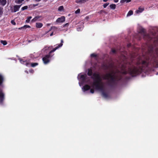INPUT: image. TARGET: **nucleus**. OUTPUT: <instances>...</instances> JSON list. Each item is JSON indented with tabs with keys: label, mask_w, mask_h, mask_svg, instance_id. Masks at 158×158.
<instances>
[{
	"label": "nucleus",
	"mask_w": 158,
	"mask_h": 158,
	"mask_svg": "<svg viewBox=\"0 0 158 158\" xmlns=\"http://www.w3.org/2000/svg\"><path fill=\"white\" fill-rule=\"evenodd\" d=\"M24 0H15V2L18 4H20L24 1Z\"/></svg>",
	"instance_id": "obj_19"
},
{
	"label": "nucleus",
	"mask_w": 158,
	"mask_h": 158,
	"mask_svg": "<svg viewBox=\"0 0 158 158\" xmlns=\"http://www.w3.org/2000/svg\"><path fill=\"white\" fill-rule=\"evenodd\" d=\"M32 18V17L29 16V17L26 20V23H29L31 20V19Z\"/></svg>",
	"instance_id": "obj_20"
},
{
	"label": "nucleus",
	"mask_w": 158,
	"mask_h": 158,
	"mask_svg": "<svg viewBox=\"0 0 158 158\" xmlns=\"http://www.w3.org/2000/svg\"><path fill=\"white\" fill-rule=\"evenodd\" d=\"M0 42L2 44L4 45H6L7 44L6 41L5 40H1Z\"/></svg>",
	"instance_id": "obj_22"
},
{
	"label": "nucleus",
	"mask_w": 158,
	"mask_h": 158,
	"mask_svg": "<svg viewBox=\"0 0 158 158\" xmlns=\"http://www.w3.org/2000/svg\"><path fill=\"white\" fill-rule=\"evenodd\" d=\"M150 63H153V66L155 67H158V63L156 60L154 58H152L151 60Z\"/></svg>",
	"instance_id": "obj_6"
},
{
	"label": "nucleus",
	"mask_w": 158,
	"mask_h": 158,
	"mask_svg": "<svg viewBox=\"0 0 158 158\" xmlns=\"http://www.w3.org/2000/svg\"><path fill=\"white\" fill-rule=\"evenodd\" d=\"M23 27L30 28L31 27L29 25H25ZM22 28V27L21 28H19V29H20Z\"/></svg>",
	"instance_id": "obj_24"
},
{
	"label": "nucleus",
	"mask_w": 158,
	"mask_h": 158,
	"mask_svg": "<svg viewBox=\"0 0 158 158\" xmlns=\"http://www.w3.org/2000/svg\"><path fill=\"white\" fill-rule=\"evenodd\" d=\"M64 10V6H60L58 8V10L60 11H63Z\"/></svg>",
	"instance_id": "obj_18"
},
{
	"label": "nucleus",
	"mask_w": 158,
	"mask_h": 158,
	"mask_svg": "<svg viewBox=\"0 0 158 158\" xmlns=\"http://www.w3.org/2000/svg\"><path fill=\"white\" fill-rule=\"evenodd\" d=\"M109 3H106L104 4V5H103V7L104 8H105L108 5H109Z\"/></svg>",
	"instance_id": "obj_27"
},
{
	"label": "nucleus",
	"mask_w": 158,
	"mask_h": 158,
	"mask_svg": "<svg viewBox=\"0 0 158 158\" xmlns=\"http://www.w3.org/2000/svg\"><path fill=\"white\" fill-rule=\"evenodd\" d=\"M19 60L20 62L21 63L24 64L25 65H26L27 66H28L30 64H31V66L32 67H34L38 65V63H31V64H30L28 62H27V61H24L22 59H19Z\"/></svg>",
	"instance_id": "obj_3"
},
{
	"label": "nucleus",
	"mask_w": 158,
	"mask_h": 158,
	"mask_svg": "<svg viewBox=\"0 0 158 158\" xmlns=\"http://www.w3.org/2000/svg\"><path fill=\"white\" fill-rule=\"evenodd\" d=\"M133 14V12L131 10H130L128 12V13L127 14V16L128 17L129 16L131 15H132Z\"/></svg>",
	"instance_id": "obj_16"
},
{
	"label": "nucleus",
	"mask_w": 158,
	"mask_h": 158,
	"mask_svg": "<svg viewBox=\"0 0 158 158\" xmlns=\"http://www.w3.org/2000/svg\"><path fill=\"white\" fill-rule=\"evenodd\" d=\"M63 40H61V43L58 44L57 46H56L55 48L53 49V50H51L50 52V53H51L55 51L57 49H58L60 47H61L63 45Z\"/></svg>",
	"instance_id": "obj_7"
},
{
	"label": "nucleus",
	"mask_w": 158,
	"mask_h": 158,
	"mask_svg": "<svg viewBox=\"0 0 158 158\" xmlns=\"http://www.w3.org/2000/svg\"><path fill=\"white\" fill-rule=\"evenodd\" d=\"M144 10V8L139 7V8L138 9L135 11V12L137 14H139L141 13Z\"/></svg>",
	"instance_id": "obj_10"
},
{
	"label": "nucleus",
	"mask_w": 158,
	"mask_h": 158,
	"mask_svg": "<svg viewBox=\"0 0 158 158\" xmlns=\"http://www.w3.org/2000/svg\"><path fill=\"white\" fill-rule=\"evenodd\" d=\"M2 10V8L0 7V12Z\"/></svg>",
	"instance_id": "obj_39"
},
{
	"label": "nucleus",
	"mask_w": 158,
	"mask_h": 158,
	"mask_svg": "<svg viewBox=\"0 0 158 158\" xmlns=\"http://www.w3.org/2000/svg\"><path fill=\"white\" fill-rule=\"evenodd\" d=\"M156 53H157V54H158V52H156Z\"/></svg>",
	"instance_id": "obj_45"
},
{
	"label": "nucleus",
	"mask_w": 158,
	"mask_h": 158,
	"mask_svg": "<svg viewBox=\"0 0 158 158\" xmlns=\"http://www.w3.org/2000/svg\"><path fill=\"white\" fill-rule=\"evenodd\" d=\"M156 75H158V73H157V74H156Z\"/></svg>",
	"instance_id": "obj_44"
},
{
	"label": "nucleus",
	"mask_w": 158,
	"mask_h": 158,
	"mask_svg": "<svg viewBox=\"0 0 158 158\" xmlns=\"http://www.w3.org/2000/svg\"><path fill=\"white\" fill-rule=\"evenodd\" d=\"M91 57H95L96 56V55L95 54L93 53L91 54Z\"/></svg>",
	"instance_id": "obj_30"
},
{
	"label": "nucleus",
	"mask_w": 158,
	"mask_h": 158,
	"mask_svg": "<svg viewBox=\"0 0 158 158\" xmlns=\"http://www.w3.org/2000/svg\"><path fill=\"white\" fill-rule=\"evenodd\" d=\"M110 7L111 9H114L116 8V5L115 4H112L110 5Z\"/></svg>",
	"instance_id": "obj_17"
},
{
	"label": "nucleus",
	"mask_w": 158,
	"mask_h": 158,
	"mask_svg": "<svg viewBox=\"0 0 158 158\" xmlns=\"http://www.w3.org/2000/svg\"><path fill=\"white\" fill-rule=\"evenodd\" d=\"M4 80L3 77L0 74V85H1ZM4 95L2 92V91L0 89V101L1 102H2L4 99Z\"/></svg>",
	"instance_id": "obj_2"
},
{
	"label": "nucleus",
	"mask_w": 158,
	"mask_h": 158,
	"mask_svg": "<svg viewBox=\"0 0 158 158\" xmlns=\"http://www.w3.org/2000/svg\"><path fill=\"white\" fill-rule=\"evenodd\" d=\"M68 24V23H66V24H65V25H64V26H65V25H67V24Z\"/></svg>",
	"instance_id": "obj_40"
},
{
	"label": "nucleus",
	"mask_w": 158,
	"mask_h": 158,
	"mask_svg": "<svg viewBox=\"0 0 158 158\" xmlns=\"http://www.w3.org/2000/svg\"><path fill=\"white\" fill-rule=\"evenodd\" d=\"M28 42H31V41H30V40H29V41H28Z\"/></svg>",
	"instance_id": "obj_42"
},
{
	"label": "nucleus",
	"mask_w": 158,
	"mask_h": 158,
	"mask_svg": "<svg viewBox=\"0 0 158 158\" xmlns=\"http://www.w3.org/2000/svg\"><path fill=\"white\" fill-rule=\"evenodd\" d=\"M131 0H121L120 1V2L121 3H123L125 2L128 3L131 2Z\"/></svg>",
	"instance_id": "obj_15"
},
{
	"label": "nucleus",
	"mask_w": 158,
	"mask_h": 158,
	"mask_svg": "<svg viewBox=\"0 0 158 158\" xmlns=\"http://www.w3.org/2000/svg\"><path fill=\"white\" fill-rule=\"evenodd\" d=\"M149 60L146 59V60H143L142 58H139L136 63V66H132L130 68H129L128 71L126 70L125 68L123 66L119 71L114 68L110 69V72L103 75L101 77L99 74L94 73L92 78L94 79V82L92 83L89 82L87 80V75L86 74L82 75L80 74L78 76V78L80 81L83 82L87 81L91 85L92 88L90 89V92L93 94L94 92V89H95L102 91L104 88V84L102 81V78L103 79L107 80L109 82H112L116 80L120 79L121 73L123 74L129 73L134 76L137 74L142 71V66L143 65L147 66Z\"/></svg>",
	"instance_id": "obj_1"
},
{
	"label": "nucleus",
	"mask_w": 158,
	"mask_h": 158,
	"mask_svg": "<svg viewBox=\"0 0 158 158\" xmlns=\"http://www.w3.org/2000/svg\"><path fill=\"white\" fill-rule=\"evenodd\" d=\"M80 10L79 9H78L77 10H76L75 12V13L76 14H78L80 13Z\"/></svg>",
	"instance_id": "obj_26"
},
{
	"label": "nucleus",
	"mask_w": 158,
	"mask_h": 158,
	"mask_svg": "<svg viewBox=\"0 0 158 158\" xmlns=\"http://www.w3.org/2000/svg\"><path fill=\"white\" fill-rule=\"evenodd\" d=\"M53 35V32H52V33H51L50 34V36H52Z\"/></svg>",
	"instance_id": "obj_37"
},
{
	"label": "nucleus",
	"mask_w": 158,
	"mask_h": 158,
	"mask_svg": "<svg viewBox=\"0 0 158 158\" xmlns=\"http://www.w3.org/2000/svg\"><path fill=\"white\" fill-rule=\"evenodd\" d=\"M27 8H28L27 6H24L22 7L21 8V9L22 10H25L27 9Z\"/></svg>",
	"instance_id": "obj_23"
},
{
	"label": "nucleus",
	"mask_w": 158,
	"mask_h": 158,
	"mask_svg": "<svg viewBox=\"0 0 158 158\" xmlns=\"http://www.w3.org/2000/svg\"><path fill=\"white\" fill-rule=\"evenodd\" d=\"M83 28V27H79L77 28V30L78 31H80L82 30Z\"/></svg>",
	"instance_id": "obj_25"
},
{
	"label": "nucleus",
	"mask_w": 158,
	"mask_h": 158,
	"mask_svg": "<svg viewBox=\"0 0 158 158\" xmlns=\"http://www.w3.org/2000/svg\"><path fill=\"white\" fill-rule=\"evenodd\" d=\"M21 5H15L14 6V12H16L19 10Z\"/></svg>",
	"instance_id": "obj_11"
},
{
	"label": "nucleus",
	"mask_w": 158,
	"mask_h": 158,
	"mask_svg": "<svg viewBox=\"0 0 158 158\" xmlns=\"http://www.w3.org/2000/svg\"><path fill=\"white\" fill-rule=\"evenodd\" d=\"M103 1L104 2H107L108 0H103Z\"/></svg>",
	"instance_id": "obj_38"
},
{
	"label": "nucleus",
	"mask_w": 158,
	"mask_h": 158,
	"mask_svg": "<svg viewBox=\"0 0 158 158\" xmlns=\"http://www.w3.org/2000/svg\"><path fill=\"white\" fill-rule=\"evenodd\" d=\"M92 74V71L91 69H89L88 70V74L89 76H91Z\"/></svg>",
	"instance_id": "obj_21"
},
{
	"label": "nucleus",
	"mask_w": 158,
	"mask_h": 158,
	"mask_svg": "<svg viewBox=\"0 0 158 158\" xmlns=\"http://www.w3.org/2000/svg\"><path fill=\"white\" fill-rule=\"evenodd\" d=\"M33 72V70H32V71H31V72Z\"/></svg>",
	"instance_id": "obj_43"
},
{
	"label": "nucleus",
	"mask_w": 158,
	"mask_h": 158,
	"mask_svg": "<svg viewBox=\"0 0 158 158\" xmlns=\"http://www.w3.org/2000/svg\"><path fill=\"white\" fill-rule=\"evenodd\" d=\"M41 0H35L36 2H39L41 1Z\"/></svg>",
	"instance_id": "obj_36"
},
{
	"label": "nucleus",
	"mask_w": 158,
	"mask_h": 158,
	"mask_svg": "<svg viewBox=\"0 0 158 158\" xmlns=\"http://www.w3.org/2000/svg\"><path fill=\"white\" fill-rule=\"evenodd\" d=\"M145 36H147V37L149 39H152L151 37L149 35H145Z\"/></svg>",
	"instance_id": "obj_31"
},
{
	"label": "nucleus",
	"mask_w": 158,
	"mask_h": 158,
	"mask_svg": "<svg viewBox=\"0 0 158 158\" xmlns=\"http://www.w3.org/2000/svg\"><path fill=\"white\" fill-rule=\"evenodd\" d=\"M43 24L40 23H36V27L38 28H40L43 26Z\"/></svg>",
	"instance_id": "obj_14"
},
{
	"label": "nucleus",
	"mask_w": 158,
	"mask_h": 158,
	"mask_svg": "<svg viewBox=\"0 0 158 158\" xmlns=\"http://www.w3.org/2000/svg\"><path fill=\"white\" fill-rule=\"evenodd\" d=\"M11 23L13 25H15L16 23L15 22V21L14 20H12L11 21Z\"/></svg>",
	"instance_id": "obj_28"
},
{
	"label": "nucleus",
	"mask_w": 158,
	"mask_h": 158,
	"mask_svg": "<svg viewBox=\"0 0 158 158\" xmlns=\"http://www.w3.org/2000/svg\"><path fill=\"white\" fill-rule=\"evenodd\" d=\"M102 94H103V95L105 97H107V95L106 94L104 93H102Z\"/></svg>",
	"instance_id": "obj_32"
},
{
	"label": "nucleus",
	"mask_w": 158,
	"mask_h": 158,
	"mask_svg": "<svg viewBox=\"0 0 158 158\" xmlns=\"http://www.w3.org/2000/svg\"><path fill=\"white\" fill-rule=\"evenodd\" d=\"M43 19L42 17L41 16H37L35 17L31 20L32 22H34L37 21H40Z\"/></svg>",
	"instance_id": "obj_5"
},
{
	"label": "nucleus",
	"mask_w": 158,
	"mask_h": 158,
	"mask_svg": "<svg viewBox=\"0 0 158 158\" xmlns=\"http://www.w3.org/2000/svg\"><path fill=\"white\" fill-rule=\"evenodd\" d=\"M25 72H26L27 73H28V72L27 71H26Z\"/></svg>",
	"instance_id": "obj_41"
},
{
	"label": "nucleus",
	"mask_w": 158,
	"mask_h": 158,
	"mask_svg": "<svg viewBox=\"0 0 158 158\" xmlns=\"http://www.w3.org/2000/svg\"><path fill=\"white\" fill-rule=\"evenodd\" d=\"M38 5V4H34L33 5V6H37Z\"/></svg>",
	"instance_id": "obj_35"
},
{
	"label": "nucleus",
	"mask_w": 158,
	"mask_h": 158,
	"mask_svg": "<svg viewBox=\"0 0 158 158\" xmlns=\"http://www.w3.org/2000/svg\"><path fill=\"white\" fill-rule=\"evenodd\" d=\"M50 54V52L49 53ZM51 56L50 55V54L47 55L45 56L43 58V60L44 64H46L50 61V60L51 58Z\"/></svg>",
	"instance_id": "obj_4"
},
{
	"label": "nucleus",
	"mask_w": 158,
	"mask_h": 158,
	"mask_svg": "<svg viewBox=\"0 0 158 158\" xmlns=\"http://www.w3.org/2000/svg\"><path fill=\"white\" fill-rule=\"evenodd\" d=\"M98 13H99L100 14H101L102 13H105L106 12L104 10H100V11L98 12Z\"/></svg>",
	"instance_id": "obj_29"
},
{
	"label": "nucleus",
	"mask_w": 158,
	"mask_h": 158,
	"mask_svg": "<svg viewBox=\"0 0 158 158\" xmlns=\"http://www.w3.org/2000/svg\"><path fill=\"white\" fill-rule=\"evenodd\" d=\"M90 88V87L89 85H86L82 89L84 92L89 90Z\"/></svg>",
	"instance_id": "obj_9"
},
{
	"label": "nucleus",
	"mask_w": 158,
	"mask_h": 158,
	"mask_svg": "<svg viewBox=\"0 0 158 158\" xmlns=\"http://www.w3.org/2000/svg\"><path fill=\"white\" fill-rule=\"evenodd\" d=\"M6 3V0H0V4L2 6H5Z\"/></svg>",
	"instance_id": "obj_13"
},
{
	"label": "nucleus",
	"mask_w": 158,
	"mask_h": 158,
	"mask_svg": "<svg viewBox=\"0 0 158 158\" xmlns=\"http://www.w3.org/2000/svg\"><path fill=\"white\" fill-rule=\"evenodd\" d=\"M87 1H88V0H76L75 2L77 3H82Z\"/></svg>",
	"instance_id": "obj_12"
},
{
	"label": "nucleus",
	"mask_w": 158,
	"mask_h": 158,
	"mask_svg": "<svg viewBox=\"0 0 158 158\" xmlns=\"http://www.w3.org/2000/svg\"><path fill=\"white\" fill-rule=\"evenodd\" d=\"M65 20V18L64 16H62L60 18H58L56 20L57 23H63Z\"/></svg>",
	"instance_id": "obj_8"
},
{
	"label": "nucleus",
	"mask_w": 158,
	"mask_h": 158,
	"mask_svg": "<svg viewBox=\"0 0 158 158\" xmlns=\"http://www.w3.org/2000/svg\"><path fill=\"white\" fill-rule=\"evenodd\" d=\"M118 0H114V2L115 3L118 2Z\"/></svg>",
	"instance_id": "obj_34"
},
{
	"label": "nucleus",
	"mask_w": 158,
	"mask_h": 158,
	"mask_svg": "<svg viewBox=\"0 0 158 158\" xmlns=\"http://www.w3.org/2000/svg\"><path fill=\"white\" fill-rule=\"evenodd\" d=\"M112 52L113 53H115L116 52V50L114 49H112Z\"/></svg>",
	"instance_id": "obj_33"
}]
</instances>
